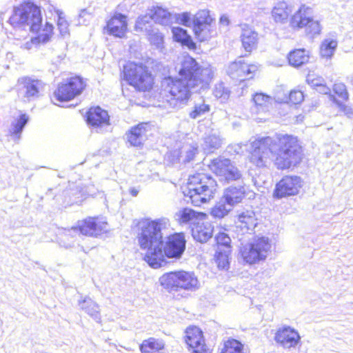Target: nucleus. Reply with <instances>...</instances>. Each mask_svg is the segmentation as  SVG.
Returning a JSON list of instances; mask_svg holds the SVG:
<instances>
[{"mask_svg":"<svg viewBox=\"0 0 353 353\" xmlns=\"http://www.w3.org/2000/svg\"><path fill=\"white\" fill-rule=\"evenodd\" d=\"M170 225L166 218L156 220L144 219L139 222L137 239L141 249L145 250L144 260L153 268L166 263L165 257L181 258L185 248L183 233H176L168 237L163 246L162 230Z\"/></svg>","mask_w":353,"mask_h":353,"instance_id":"obj_1","label":"nucleus"},{"mask_svg":"<svg viewBox=\"0 0 353 353\" xmlns=\"http://www.w3.org/2000/svg\"><path fill=\"white\" fill-rule=\"evenodd\" d=\"M250 161L257 167H265L274 161L278 169L285 170L298 165L303 158L302 148L296 137L275 134L262 137L252 143Z\"/></svg>","mask_w":353,"mask_h":353,"instance_id":"obj_2","label":"nucleus"},{"mask_svg":"<svg viewBox=\"0 0 353 353\" xmlns=\"http://www.w3.org/2000/svg\"><path fill=\"white\" fill-rule=\"evenodd\" d=\"M214 70L210 65H201L196 61L186 57L179 71V78H165L162 81V87L170 95V103L176 107L178 102L187 101L191 90L196 92L209 88L213 79Z\"/></svg>","mask_w":353,"mask_h":353,"instance_id":"obj_3","label":"nucleus"},{"mask_svg":"<svg viewBox=\"0 0 353 353\" xmlns=\"http://www.w3.org/2000/svg\"><path fill=\"white\" fill-rule=\"evenodd\" d=\"M42 18L40 9L32 3H26L15 8L9 19L13 28L10 32L13 39L21 40L25 38L28 31L37 32L41 29Z\"/></svg>","mask_w":353,"mask_h":353,"instance_id":"obj_4","label":"nucleus"},{"mask_svg":"<svg viewBox=\"0 0 353 353\" xmlns=\"http://www.w3.org/2000/svg\"><path fill=\"white\" fill-rule=\"evenodd\" d=\"M216 188L214 179L204 173H197L189 177L183 194L194 205L200 206L214 198Z\"/></svg>","mask_w":353,"mask_h":353,"instance_id":"obj_5","label":"nucleus"},{"mask_svg":"<svg viewBox=\"0 0 353 353\" xmlns=\"http://www.w3.org/2000/svg\"><path fill=\"white\" fill-rule=\"evenodd\" d=\"M159 283L170 292L181 290L194 292L200 288V283L194 273L183 270L163 274L159 278Z\"/></svg>","mask_w":353,"mask_h":353,"instance_id":"obj_6","label":"nucleus"},{"mask_svg":"<svg viewBox=\"0 0 353 353\" xmlns=\"http://www.w3.org/2000/svg\"><path fill=\"white\" fill-rule=\"evenodd\" d=\"M271 250L272 243L269 238L255 236L241 246L240 254L246 263L252 265L265 261Z\"/></svg>","mask_w":353,"mask_h":353,"instance_id":"obj_7","label":"nucleus"},{"mask_svg":"<svg viewBox=\"0 0 353 353\" xmlns=\"http://www.w3.org/2000/svg\"><path fill=\"white\" fill-rule=\"evenodd\" d=\"M108 231V223L102 218L88 217L79 221L77 227L65 231L61 241L64 243L69 237L74 239L76 235L81 234L85 236H97Z\"/></svg>","mask_w":353,"mask_h":353,"instance_id":"obj_8","label":"nucleus"},{"mask_svg":"<svg viewBox=\"0 0 353 353\" xmlns=\"http://www.w3.org/2000/svg\"><path fill=\"white\" fill-rule=\"evenodd\" d=\"M124 77L129 84L139 91H146L152 88L153 78L146 67L134 63L124 66Z\"/></svg>","mask_w":353,"mask_h":353,"instance_id":"obj_9","label":"nucleus"},{"mask_svg":"<svg viewBox=\"0 0 353 353\" xmlns=\"http://www.w3.org/2000/svg\"><path fill=\"white\" fill-rule=\"evenodd\" d=\"M85 87V82L79 77L67 79L59 85L54 93V98L58 102L68 101L79 95Z\"/></svg>","mask_w":353,"mask_h":353,"instance_id":"obj_10","label":"nucleus"},{"mask_svg":"<svg viewBox=\"0 0 353 353\" xmlns=\"http://www.w3.org/2000/svg\"><path fill=\"white\" fill-rule=\"evenodd\" d=\"M44 88V83L29 77L18 79L16 88L18 97L25 102H30L39 98Z\"/></svg>","mask_w":353,"mask_h":353,"instance_id":"obj_11","label":"nucleus"},{"mask_svg":"<svg viewBox=\"0 0 353 353\" xmlns=\"http://www.w3.org/2000/svg\"><path fill=\"white\" fill-rule=\"evenodd\" d=\"M210 170L219 177L220 181L230 182L241 178V173L228 159L218 157L209 164Z\"/></svg>","mask_w":353,"mask_h":353,"instance_id":"obj_12","label":"nucleus"},{"mask_svg":"<svg viewBox=\"0 0 353 353\" xmlns=\"http://www.w3.org/2000/svg\"><path fill=\"white\" fill-rule=\"evenodd\" d=\"M258 68L257 65L248 63L241 58H239L228 65L226 72L232 79L243 81L252 79Z\"/></svg>","mask_w":353,"mask_h":353,"instance_id":"obj_13","label":"nucleus"},{"mask_svg":"<svg viewBox=\"0 0 353 353\" xmlns=\"http://www.w3.org/2000/svg\"><path fill=\"white\" fill-rule=\"evenodd\" d=\"M274 341L284 349H295L301 344V337L295 328L284 325L280 327L274 335Z\"/></svg>","mask_w":353,"mask_h":353,"instance_id":"obj_14","label":"nucleus"},{"mask_svg":"<svg viewBox=\"0 0 353 353\" xmlns=\"http://www.w3.org/2000/svg\"><path fill=\"white\" fill-rule=\"evenodd\" d=\"M303 186V181L298 176H285L276 185L274 197L281 199L297 195Z\"/></svg>","mask_w":353,"mask_h":353,"instance_id":"obj_15","label":"nucleus"},{"mask_svg":"<svg viewBox=\"0 0 353 353\" xmlns=\"http://www.w3.org/2000/svg\"><path fill=\"white\" fill-rule=\"evenodd\" d=\"M185 341L193 353H211L205 344L203 332L198 327L190 326L186 329Z\"/></svg>","mask_w":353,"mask_h":353,"instance_id":"obj_16","label":"nucleus"},{"mask_svg":"<svg viewBox=\"0 0 353 353\" xmlns=\"http://www.w3.org/2000/svg\"><path fill=\"white\" fill-rule=\"evenodd\" d=\"M126 16L120 13L115 14L107 21L104 28L107 33L118 38H123L127 31Z\"/></svg>","mask_w":353,"mask_h":353,"instance_id":"obj_17","label":"nucleus"},{"mask_svg":"<svg viewBox=\"0 0 353 353\" xmlns=\"http://www.w3.org/2000/svg\"><path fill=\"white\" fill-rule=\"evenodd\" d=\"M86 121L93 128H102L110 124L108 112L99 106L90 108Z\"/></svg>","mask_w":353,"mask_h":353,"instance_id":"obj_18","label":"nucleus"},{"mask_svg":"<svg viewBox=\"0 0 353 353\" xmlns=\"http://www.w3.org/2000/svg\"><path fill=\"white\" fill-rule=\"evenodd\" d=\"M176 221L181 224H190L194 226L203 221L206 218V214L203 212H198L192 209L185 208L179 210L176 214Z\"/></svg>","mask_w":353,"mask_h":353,"instance_id":"obj_19","label":"nucleus"},{"mask_svg":"<svg viewBox=\"0 0 353 353\" xmlns=\"http://www.w3.org/2000/svg\"><path fill=\"white\" fill-rule=\"evenodd\" d=\"M257 225L256 214L252 210H246L238 216L236 226L242 234L252 232Z\"/></svg>","mask_w":353,"mask_h":353,"instance_id":"obj_20","label":"nucleus"},{"mask_svg":"<svg viewBox=\"0 0 353 353\" xmlns=\"http://www.w3.org/2000/svg\"><path fill=\"white\" fill-rule=\"evenodd\" d=\"M148 123H140L137 126L132 128L126 133V137L128 143L132 146H140L146 140Z\"/></svg>","mask_w":353,"mask_h":353,"instance_id":"obj_21","label":"nucleus"},{"mask_svg":"<svg viewBox=\"0 0 353 353\" xmlns=\"http://www.w3.org/2000/svg\"><path fill=\"white\" fill-rule=\"evenodd\" d=\"M53 26L46 23L45 27L41 30V32L37 37H32L29 41H26L21 46L24 50H31L39 43H46L48 42L52 35Z\"/></svg>","mask_w":353,"mask_h":353,"instance_id":"obj_22","label":"nucleus"},{"mask_svg":"<svg viewBox=\"0 0 353 353\" xmlns=\"http://www.w3.org/2000/svg\"><path fill=\"white\" fill-rule=\"evenodd\" d=\"M148 12L154 21L161 26H168L175 19V17L172 14L161 6H152L148 10Z\"/></svg>","mask_w":353,"mask_h":353,"instance_id":"obj_23","label":"nucleus"},{"mask_svg":"<svg viewBox=\"0 0 353 353\" xmlns=\"http://www.w3.org/2000/svg\"><path fill=\"white\" fill-rule=\"evenodd\" d=\"M213 228L208 222L199 221L192 228L193 238L201 243L207 242L212 236Z\"/></svg>","mask_w":353,"mask_h":353,"instance_id":"obj_24","label":"nucleus"},{"mask_svg":"<svg viewBox=\"0 0 353 353\" xmlns=\"http://www.w3.org/2000/svg\"><path fill=\"white\" fill-rule=\"evenodd\" d=\"M292 10V7L285 1L275 3L272 10V17L276 23H285L287 22Z\"/></svg>","mask_w":353,"mask_h":353,"instance_id":"obj_25","label":"nucleus"},{"mask_svg":"<svg viewBox=\"0 0 353 353\" xmlns=\"http://www.w3.org/2000/svg\"><path fill=\"white\" fill-rule=\"evenodd\" d=\"M310 8L303 5L290 19V26L293 28H302L309 22Z\"/></svg>","mask_w":353,"mask_h":353,"instance_id":"obj_26","label":"nucleus"},{"mask_svg":"<svg viewBox=\"0 0 353 353\" xmlns=\"http://www.w3.org/2000/svg\"><path fill=\"white\" fill-rule=\"evenodd\" d=\"M241 41L245 50L251 52L256 47L258 34L248 26H245L242 28Z\"/></svg>","mask_w":353,"mask_h":353,"instance_id":"obj_27","label":"nucleus"},{"mask_svg":"<svg viewBox=\"0 0 353 353\" xmlns=\"http://www.w3.org/2000/svg\"><path fill=\"white\" fill-rule=\"evenodd\" d=\"M254 107L253 110L258 112H266L272 106L273 99L263 93H256L252 97Z\"/></svg>","mask_w":353,"mask_h":353,"instance_id":"obj_28","label":"nucleus"},{"mask_svg":"<svg viewBox=\"0 0 353 353\" xmlns=\"http://www.w3.org/2000/svg\"><path fill=\"white\" fill-rule=\"evenodd\" d=\"M244 194V187L239 186L237 188L230 186L225 190L222 197L225 199L228 203L234 207V205L240 203L242 201Z\"/></svg>","mask_w":353,"mask_h":353,"instance_id":"obj_29","label":"nucleus"},{"mask_svg":"<svg viewBox=\"0 0 353 353\" xmlns=\"http://www.w3.org/2000/svg\"><path fill=\"white\" fill-rule=\"evenodd\" d=\"M338 46L336 39L328 37L324 39L320 46L319 53L323 59H331Z\"/></svg>","mask_w":353,"mask_h":353,"instance_id":"obj_30","label":"nucleus"},{"mask_svg":"<svg viewBox=\"0 0 353 353\" xmlns=\"http://www.w3.org/2000/svg\"><path fill=\"white\" fill-rule=\"evenodd\" d=\"M79 306L94 320H95L97 322H100L101 316L99 306L91 299L87 297L85 298L83 301H79Z\"/></svg>","mask_w":353,"mask_h":353,"instance_id":"obj_31","label":"nucleus"},{"mask_svg":"<svg viewBox=\"0 0 353 353\" xmlns=\"http://www.w3.org/2000/svg\"><path fill=\"white\" fill-rule=\"evenodd\" d=\"M153 21L148 12L147 14L137 18L134 29L137 32H143L147 34L156 28L153 24Z\"/></svg>","mask_w":353,"mask_h":353,"instance_id":"obj_32","label":"nucleus"},{"mask_svg":"<svg viewBox=\"0 0 353 353\" xmlns=\"http://www.w3.org/2000/svg\"><path fill=\"white\" fill-rule=\"evenodd\" d=\"M165 344L162 340L150 338L144 340L140 345L141 353H153L164 348Z\"/></svg>","mask_w":353,"mask_h":353,"instance_id":"obj_33","label":"nucleus"},{"mask_svg":"<svg viewBox=\"0 0 353 353\" xmlns=\"http://www.w3.org/2000/svg\"><path fill=\"white\" fill-rule=\"evenodd\" d=\"M309 55L304 49H297L290 52L288 55L289 63L294 67H299L307 63Z\"/></svg>","mask_w":353,"mask_h":353,"instance_id":"obj_34","label":"nucleus"},{"mask_svg":"<svg viewBox=\"0 0 353 353\" xmlns=\"http://www.w3.org/2000/svg\"><path fill=\"white\" fill-rule=\"evenodd\" d=\"M231 250L228 248L223 249L221 248H219L216 249L214 259L219 269L228 270L229 268V256Z\"/></svg>","mask_w":353,"mask_h":353,"instance_id":"obj_35","label":"nucleus"},{"mask_svg":"<svg viewBox=\"0 0 353 353\" xmlns=\"http://www.w3.org/2000/svg\"><path fill=\"white\" fill-rule=\"evenodd\" d=\"M232 208L233 206L222 197L214 207L212 208L211 214L214 217L221 219L226 216L232 210Z\"/></svg>","mask_w":353,"mask_h":353,"instance_id":"obj_36","label":"nucleus"},{"mask_svg":"<svg viewBox=\"0 0 353 353\" xmlns=\"http://www.w3.org/2000/svg\"><path fill=\"white\" fill-rule=\"evenodd\" d=\"M222 141L219 136L216 134H210L204 139L202 148L207 153L213 152L218 149L221 145Z\"/></svg>","mask_w":353,"mask_h":353,"instance_id":"obj_37","label":"nucleus"},{"mask_svg":"<svg viewBox=\"0 0 353 353\" xmlns=\"http://www.w3.org/2000/svg\"><path fill=\"white\" fill-rule=\"evenodd\" d=\"M221 353H247L244 345L236 339H229L224 343Z\"/></svg>","mask_w":353,"mask_h":353,"instance_id":"obj_38","label":"nucleus"},{"mask_svg":"<svg viewBox=\"0 0 353 353\" xmlns=\"http://www.w3.org/2000/svg\"><path fill=\"white\" fill-rule=\"evenodd\" d=\"M193 30L196 38L200 41H205L210 39L214 33L211 25L204 24L200 26H194Z\"/></svg>","mask_w":353,"mask_h":353,"instance_id":"obj_39","label":"nucleus"},{"mask_svg":"<svg viewBox=\"0 0 353 353\" xmlns=\"http://www.w3.org/2000/svg\"><path fill=\"white\" fill-rule=\"evenodd\" d=\"M28 116L23 114H21L17 120L12 122L10 129V133L11 136L14 137L17 139H19L24 126L28 123Z\"/></svg>","mask_w":353,"mask_h":353,"instance_id":"obj_40","label":"nucleus"},{"mask_svg":"<svg viewBox=\"0 0 353 353\" xmlns=\"http://www.w3.org/2000/svg\"><path fill=\"white\" fill-rule=\"evenodd\" d=\"M209 111L210 105L206 104L203 99L200 98L198 101L195 102L193 110L190 112V117L194 119Z\"/></svg>","mask_w":353,"mask_h":353,"instance_id":"obj_41","label":"nucleus"},{"mask_svg":"<svg viewBox=\"0 0 353 353\" xmlns=\"http://www.w3.org/2000/svg\"><path fill=\"white\" fill-rule=\"evenodd\" d=\"M213 18L210 14V11L208 10H199L195 15L193 19V24L194 26H200L201 25L208 24L211 25Z\"/></svg>","mask_w":353,"mask_h":353,"instance_id":"obj_42","label":"nucleus"},{"mask_svg":"<svg viewBox=\"0 0 353 353\" xmlns=\"http://www.w3.org/2000/svg\"><path fill=\"white\" fill-rule=\"evenodd\" d=\"M146 35L152 45L155 46L158 49L163 48V36L157 28L153 29V31H151Z\"/></svg>","mask_w":353,"mask_h":353,"instance_id":"obj_43","label":"nucleus"},{"mask_svg":"<svg viewBox=\"0 0 353 353\" xmlns=\"http://www.w3.org/2000/svg\"><path fill=\"white\" fill-rule=\"evenodd\" d=\"M56 14L57 15V26L59 30L60 34L65 37L69 34V24L67 20L65 18L64 13L61 10H56Z\"/></svg>","mask_w":353,"mask_h":353,"instance_id":"obj_44","label":"nucleus"},{"mask_svg":"<svg viewBox=\"0 0 353 353\" xmlns=\"http://www.w3.org/2000/svg\"><path fill=\"white\" fill-rule=\"evenodd\" d=\"M213 94L217 99H219L222 102L227 101L230 97V90L225 87L223 83H219L215 85Z\"/></svg>","mask_w":353,"mask_h":353,"instance_id":"obj_45","label":"nucleus"},{"mask_svg":"<svg viewBox=\"0 0 353 353\" xmlns=\"http://www.w3.org/2000/svg\"><path fill=\"white\" fill-rule=\"evenodd\" d=\"M216 243H217V248H230V243L231 239L225 232H219L215 236Z\"/></svg>","mask_w":353,"mask_h":353,"instance_id":"obj_46","label":"nucleus"},{"mask_svg":"<svg viewBox=\"0 0 353 353\" xmlns=\"http://www.w3.org/2000/svg\"><path fill=\"white\" fill-rule=\"evenodd\" d=\"M307 34L314 36L321 32V28L318 21L313 20L311 17H309V22L305 26Z\"/></svg>","mask_w":353,"mask_h":353,"instance_id":"obj_47","label":"nucleus"},{"mask_svg":"<svg viewBox=\"0 0 353 353\" xmlns=\"http://www.w3.org/2000/svg\"><path fill=\"white\" fill-rule=\"evenodd\" d=\"M172 32L174 41L180 43L184 41L185 38L188 36L186 31L179 27H173L172 28Z\"/></svg>","mask_w":353,"mask_h":353,"instance_id":"obj_48","label":"nucleus"},{"mask_svg":"<svg viewBox=\"0 0 353 353\" xmlns=\"http://www.w3.org/2000/svg\"><path fill=\"white\" fill-rule=\"evenodd\" d=\"M334 92L341 99L344 100L348 99V93L346 87L343 83H336L334 85Z\"/></svg>","mask_w":353,"mask_h":353,"instance_id":"obj_49","label":"nucleus"},{"mask_svg":"<svg viewBox=\"0 0 353 353\" xmlns=\"http://www.w3.org/2000/svg\"><path fill=\"white\" fill-rule=\"evenodd\" d=\"M303 92L300 90H293L289 94V101L293 104L300 103L303 100Z\"/></svg>","mask_w":353,"mask_h":353,"instance_id":"obj_50","label":"nucleus"},{"mask_svg":"<svg viewBox=\"0 0 353 353\" xmlns=\"http://www.w3.org/2000/svg\"><path fill=\"white\" fill-rule=\"evenodd\" d=\"M336 103L338 105L339 110L344 112V114L351 118L353 116V110L352 108L343 104L342 103L336 101Z\"/></svg>","mask_w":353,"mask_h":353,"instance_id":"obj_51","label":"nucleus"},{"mask_svg":"<svg viewBox=\"0 0 353 353\" xmlns=\"http://www.w3.org/2000/svg\"><path fill=\"white\" fill-rule=\"evenodd\" d=\"M307 81L313 87H317L318 88L324 83V80L322 78H314L313 76L310 75L307 77Z\"/></svg>","mask_w":353,"mask_h":353,"instance_id":"obj_52","label":"nucleus"},{"mask_svg":"<svg viewBox=\"0 0 353 353\" xmlns=\"http://www.w3.org/2000/svg\"><path fill=\"white\" fill-rule=\"evenodd\" d=\"M178 19L184 26H189L191 22V14L188 12H183L180 14Z\"/></svg>","mask_w":353,"mask_h":353,"instance_id":"obj_53","label":"nucleus"},{"mask_svg":"<svg viewBox=\"0 0 353 353\" xmlns=\"http://www.w3.org/2000/svg\"><path fill=\"white\" fill-rule=\"evenodd\" d=\"M181 43L183 45V46H187L189 49L190 50H194L196 48V44L195 43L192 41V38L190 36H189L188 34V36L185 38V40L184 41H181Z\"/></svg>","mask_w":353,"mask_h":353,"instance_id":"obj_54","label":"nucleus"},{"mask_svg":"<svg viewBox=\"0 0 353 353\" xmlns=\"http://www.w3.org/2000/svg\"><path fill=\"white\" fill-rule=\"evenodd\" d=\"M197 152V148L191 146L188 150L186 151V161H191L194 156L195 155L196 152Z\"/></svg>","mask_w":353,"mask_h":353,"instance_id":"obj_55","label":"nucleus"},{"mask_svg":"<svg viewBox=\"0 0 353 353\" xmlns=\"http://www.w3.org/2000/svg\"><path fill=\"white\" fill-rule=\"evenodd\" d=\"M319 92L323 94H327L330 92V90L328 87H327L324 83H323L317 90Z\"/></svg>","mask_w":353,"mask_h":353,"instance_id":"obj_56","label":"nucleus"},{"mask_svg":"<svg viewBox=\"0 0 353 353\" xmlns=\"http://www.w3.org/2000/svg\"><path fill=\"white\" fill-rule=\"evenodd\" d=\"M220 22H221V23H222V24H224V25H228V23H229V19H228V18L226 16H222V17L220 18Z\"/></svg>","mask_w":353,"mask_h":353,"instance_id":"obj_57","label":"nucleus"},{"mask_svg":"<svg viewBox=\"0 0 353 353\" xmlns=\"http://www.w3.org/2000/svg\"><path fill=\"white\" fill-rule=\"evenodd\" d=\"M139 190L136 188H132L130 189V193L133 196H137L139 194Z\"/></svg>","mask_w":353,"mask_h":353,"instance_id":"obj_58","label":"nucleus"},{"mask_svg":"<svg viewBox=\"0 0 353 353\" xmlns=\"http://www.w3.org/2000/svg\"><path fill=\"white\" fill-rule=\"evenodd\" d=\"M87 14L88 16H90V14L88 13L86 10H81L80 13H79V17H84Z\"/></svg>","mask_w":353,"mask_h":353,"instance_id":"obj_59","label":"nucleus"},{"mask_svg":"<svg viewBox=\"0 0 353 353\" xmlns=\"http://www.w3.org/2000/svg\"><path fill=\"white\" fill-rule=\"evenodd\" d=\"M65 248H69V247H71L72 246V243H68L67 244H65L63 245Z\"/></svg>","mask_w":353,"mask_h":353,"instance_id":"obj_60","label":"nucleus"},{"mask_svg":"<svg viewBox=\"0 0 353 353\" xmlns=\"http://www.w3.org/2000/svg\"><path fill=\"white\" fill-rule=\"evenodd\" d=\"M350 82L352 83V84L353 85V74L351 75L350 77Z\"/></svg>","mask_w":353,"mask_h":353,"instance_id":"obj_61","label":"nucleus"}]
</instances>
